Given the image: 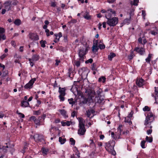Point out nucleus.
Masks as SVG:
<instances>
[{
  "instance_id": "1",
  "label": "nucleus",
  "mask_w": 158,
  "mask_h": 158,
  "mask_svg": "<svg viewBox=\"0 0 158 158\" xmlns=\"http://www.w3.org/2000/svg\"><path fill=\"white\" fill-rule=\"evenodd\" d=\"M79 129L78 130V133L79 135H82L85 134L86 131L85 125V121L82 118H79Z\"/></svg>"
},
{
  "instance_id": "2",
  "label": "nucleus",
  "mask_w": 158,
  "mask_h": 158,
  "mask_svg": "<svg viewBox=\"0 0 158 158\" xmlns=\"http://www.w3.org/2000/svg\"><path fill=\"white\" fill-rule=\"evenodd\" d=\"M89 47L86 46L85 48H82L79 50L78 56L79 57V60L84 61V59L85 58V55L87 53Z\"/></svg>"
},
{
  "instance_id": "3",
  "label": "nucleus",
  "mask_w": 158,
  "mask_h": 158,
  "mask_svg": "<svg viewBox=\"0 0 158 158\" xmlns=\"http://www.w3.org/2000/svg\"><path fill=\"white\" fill-rule=\"evenodd\" d=\"M115 144L114 141L110 140L105 143V147L108 152H111L114 150V147Z\"/></svg>"
},
{
  "instance_id": "4",
  "label": "nucleus",
  "mask_w": 158,
  "mask_h": 158,
  "mask_svg": "<svg viewBox=\"0 0 158 158\" xmlns=\"http://www.w3.org/2000/svg\"><path fill=\"white\" fill-rule=\"evenodd\" d=\"M154 120L153 115L151 112H148L146 116L144 125L146 126L148 124L151 125V123Z\"/></svg>"
},
{
  "instance_id": "5",
  "label": "nucleus",
  "mask_w": 158,
  "mask_h": 158,
  "mask_svg": "<svg viewBox=\"0 0 158 158\" xmlns=\"http://www.w3.org/2000/svg\"><path fill=\"white\" fill-rule=\"evenodd\" d=\"M118 21L117 17H114L107 20L106 23L110 27H114L118 24Z\"/></svg>"
},
{
  "instance_id": "6",
  "label": "nucleus",
  "mask_w": 158,
  "mask_h": 158,
  "mask_svg": "<svg viewBox=\"0 0 158 158\" xmlns=\"http://www.w3.org/2000/svg\"><path fill=\"white\" fill-rule=\"evenodd\" d=\"M46 116V114H44L41 116H38L37 118V126H40L44 125Z\"/></svg>"
},
{
  "instance_id": "7",
  "label": "nucleus",
  "mask_w": 158,
  "mask_h": 158,
  "mask_svg": "<svg viewBox=\"0 0 158 158\" xmlns=\"http://www.w3.org/2000/svg\"><path fill=\"white\" fill-rule=\"evenodd\" d=\"M116 12L111 9H110L107 10L106 13L105 15V17L107 19H109L112 18V14L114 15V16L116 15Z\"/></svg>"
},
{
  "instance_id": "8",
  "label": "nucleus",
  "mask_w": 158,
  "mask_h": 158,
  "mask_svg": "<svg viewBox=\"0 0 158 158\" xmlns=\"http://www.w3.org/2000/svg\"><path fill=\"white\" fill-rule=\"evenodd\" d=\"M35 141L37 142H41L44 140V137L43 135L39 134H35L33 136Z\"/></svg>"
},
{
  "instance_id": "9",
  "label": "nucleus",
  "mask_w": 158,
  "mask_h": 158,
  "mask_svg": "<svg viewBox=\"0 0 158 158\" xmlns=\"http://www.w3.org/2000/svg\"><path fill=\"white\" fill-rule=\"evenodd\" d=\"M36 80V79L35 78L32 79L24 86V88L26 89H31Z\"/></svg>"
},
{
  "instance_id": "10",
  "label": "nucleus",
  "mask_w": 158,
  "mask_h": 158,
  "mask_svg": "<svg viewBox=\"0 0 158 158\" xmlns=\"http://www.w3.org/2000/svg\"><path fill=\"white\" fill-rule=\"evenodd\" d=\"M134 51H135L138 53L140 55H143L145 52V49L142 47L140 48L139 47H135Z\"/></svg>"
},
{
  "instance_id": "11",
  "label": "nucleus",
  "mask_w": 158,
  "mask_h": 158,
  "mask_svg": "<svg viewBox=\"0 0 158 158\" xmlns=\"http://www.w3.org/2000/svg\"><path fill=\"white\" fill-rule=\"evenodd\" d=\"M78 73L82 76H84L88 74V70L86 68L83 67L80 68L78 70Z\"/></svg>"
},
{
  "instance_id": "12",
  "label": "nucleus",
  "mask_w": 158,
  "mask_h": 158,
  "mask_svg": "<svg viewBox=\"0 0 158 158\" xmlns=\"http://www.w3.org/2000/svg\"><path fill=\"white\" fill-rule=\"evenodd\" d=\"M29 38L31 40L37 41L39 40V36L37 34L31 33L29 34Z\"/></svg>"
},
{
  "instance_id": "13",
  "label": "nucleus",
  "mask_w": 158,
  "mask_h": 158,
  "mask_svg": "<svg viewBox=\"0 0 158 158\" xmlns=\"http://www.w3.org/2000/svg\"><path fill=\"white\" fill-rule=\"evenodd\" d=\"M66 90V88L65 87L61 88L60 87H59L58 90V92L60 94L59 95L65 96L66 95L65 91Z\"/></svg>"
},
{
  "instance_id": "14",
  "label": "nucleus",
  "mask_w": 158,
  "mask_h": 158,
  "mask_svg": "<svg viewBox=\"0 0 158 158\" xmlns=\"http://www.w3.org/2000/svg\"><path fill=\"white\" fill-rule=\"evenodd\" d=\"M11 2L10 1H7L5 2L4 3L5 6V8L6 10H7V11H9L10 10L11 8Z\"/></svg>"
},
{
  "instance_id": "15",
  "label": "nucleus",
  "mask_w": 158,
  "mask_h": 158,
  "mask_svg": "<svg viewBox=\"0 0 158 158\" xmlns=\"http://www.w3.org/2000/svg\"><path fill=\"white\" fill-rule=\"evenodd\" d=\"M132 12H131L129 13V18H127L125 19L123 21V23L124 24H127V25L129 24L130 23V21L131 20V15Z\"/></svg>"
},
{
  "instance_id": "16",
  "label": "nucleus",
  "mask_w": 158,
  "mask_h": 158,
  "mask_svg": "<svg viewBox=\"0 0 158 158\" xmlns=\"http://www.w3.org/2000/svg\"><path fill=\"white\" fill-rule=\"evenodd\" d=\"M21 106L23 107H30V104L27 101L22 100L21 101Z\"/></svg>"
},
{
  "instance_id": "17",
  "label": "nucleus",
  "mask_w": 158,
  "mask_h": 158,
  "mask_svg": "<svg viewBox=\"0 0 158 158\" xmlns=\"http://www.w3.org/2000/svg\"><path fill=\"white\" fill-rule=\"evenodd\" d=\"M144 80L142 78H141L139 80L137 81L136 82V85L139 87H141L143 85V83L144 82Z\"/></svg>"
},
{
  "instance_id": "18",
  "label": "nucleus",
  "mask_w": 158,
  "mask_h": 158,
  "mask_svg": "<svg viewBox=\"0 0 158 158\" xmlns=\"http://www.w3.org/2000/svg\"><path fill=\"white\" fill-rule=\"evenodd\" d=\"M103 93L102 89L101 88H99L96 91V94L98 97L101 98L102 96Z\"/></svg>"
},
{
  "instance_id": "19",
  "label": "nucleus",
  "mask_w": 158,
  "mask_h": 158,
  "mask_svg": "<svg viewBox=\"0 0 158 158\" xmlns=\"http://www.w3.org/2000/svg\"><path fill=\"white\" fill-rule=\"evenodd\" d=\"M68 102L69 104L71 105L72 106H73V105H75V103L77 102L76 100H75V99H73V98L68 99Z\"/></svg>"
},
{
  "instance_id": "20",
  "label": "nucleus",
  "mask_w": 158,
  "mask_h": 158,
  "mask_svg": "<svg viewBox=\"0 0 158 158\" xmlns=\"http://www.w3.org/2000/svg\"><path fill=\"white\" fill-rule=\"evenodd\" d=\"M37 118L34 116H32L30 117L29 121L31 122H33L37 125Z\"/></svg>"
},
{
  "instance_id": "21",
  "label": "nucleus",
  "mask_w": 158,
  "mask_h": 158,
  "mask_svg": "<svg viewBox=\"0 0 158 158\" xmlns=\"http://www.w3.org/2000/svg\"><path fill=\"white\" fill-rule=\"evenodd\" d=\"M60 112L64 118H68V116L67 114V112L64 110H60Z\"/></svg>"
},
{
  "instance_id": "22",
  "label": "nucleus",
  "mask_w": 158,
  "mask_h": 158,
  "mask_svg": "<svg viewBox=\"0 0 158 158\" xmlns=\"http://www.w3.org/2000/svg\"><path fill=\"white\" fill-rule=\"evenodd\" d=\"M39 59L40 56L37 54H34L32 55V59L33 61H37Z\"/></svg>"
},
{
  "instance_id": "23",
  "label": "nucleus",
  "mask_w": 158,
  "mask_h": 158,
  "mask_svg": "<svg viewBox=\"0 0 158 158\" xmlns=\"http://www.w3.org/2000/svg\"><path fill=\"white\" fill-rule=\"evenodd\" d=\"M116 56V55L115 53L113 52H110V54L108 55V58L109 60L111 61L112 60V59Z\"/></svg>"
},
{
  "instance_id": "24",
  "label": "nucleus",
  "mask_w": 158,
  "mask_h": 158,
  "mask_svg": "<svg viewBox=\"0 0 158 158\" xmlns=\"http://www.w3.org/2000/svg\"><path fill=\"white\" fill-rule=\"evenodd\" d=\"M84 18L88 20H90L91 19L92 16L89 15L88 12H87L85 15L83 16Z\"/></svg>"
},
{
  "instance_id": "25",
  "label": "nucleus",
  "mask_w": 158,
  "mask_h": 158,
  "mask_svg": "<svg viewBox=\"0 0 158 158\" xmlns=\"http://www.w3.org/2000/svg\"><path fill=\"white\" fill-rule=\"evenodd\" d=\"M89 143L90 147L93 148L94 147H95V143L92 139L90 138L89 141Z\"/></svg>"
},
{
  "instance_id": "26",
  "label": "nucleus",
  "mask_w": 158,
  "mask_h": 158,
  "mask_svg": "<svg viewBox=\"0 0 158 158\" xmlns=\"http://www.w3.org/2000/svg\"><path fill=\"white\" fill-rule=\"evenodd\" d=\"M27 143H26L25 144H24V146L23 147V148L20 151V152L23 153V155L25 152L27 150Z\"/></svg>"
},
{
  "instance_id": "27",
  "label": "nucleus",
  "mask_w": 158,
  "mask_h": 158,
  "mask_svg": "<svg viewBox=\"0 0 158 158\" xmlns=\"http://www.w3.org/2000/svg\"><path fill=\"white\" fill-rule=\"evenodd\" d=\"M106 78L105 76H102L99 77L98 79V81L99 82H102L104 83L106 82Z\"/></svg>"
},
{
  "instance_id": "28",
  "label": "nucleus",
  "mask_w": 158,
  "mask_h": 158,
  "mask_svg": "<svg viewBox=\"0 0 158 158\" xmlns=\"http://www.w3.org/2000/svg\"><path fill=\"white\" fill-rule=\"evenodd\" d=\"M54 36L55 37V39H58V38L59 39L62 36V34L61 32H60L57 34H54Z\"/></svg>"
},
{
  "instance_id": "29",
  "label": "nucleus",
  "mask_w": 158,
  "mask_h": 158,
  "mask_svg": "<svg viewBox=\"0 0 158 158\" xmlns=\"http://www.w3.org/2000/svg\"><path fill=\"white\" fill-rule=\"evenodd\" d=\"M96 63H94L91 65V69L93 71L97 70L98 68L97 67Z\"/></svg>"
},
{
  "instance_id": "30",
  "label": "nucleus",
  "mask_w": 158,
  "mask_h": 158,
  "mask_svg": "<svg viewBox=\"0 0 158 158\" xmlns=\"http://www.w3.org/2000/svg\"><path fill=\"white\" fill-rule=\"evenodd\" d=\"M66 141V139L65 138L62 139V138L61 137H59V141L61 144H64L65 143Z\"/></svg>"
},
{
  "instance_id": "31",
  "label": "nucleus",
  "mask_w": 158,
  "mask_h": 158,
  "mask_svg": "<svg viewBox=\"0 0 158 158\" xmlns=\"http://www.w3.org/2000/svg\"><path fill=\"white\" fill-rule=\"evenodd\" d=\"M61 124L63 126H69L70 125V122L69 121H67L66 122L62 121L61 122Z\"/></svg>"
},
{
  "instance_id": "32",
  "label": "nucleus",
  "mask_w": 158,
  "mask_h": 158,
  "mask_svg": "<svg viewBox=\"0 0 158 158\" xmlns=\"http://www.w3.org/2000/svg\"><path fill=\"white\" fill-rule=\"evenodd\" d=\"M14 23L17 26H19L21 24V21L19 19H16L14 22Z\"/></svg>"
},
{
  "instance_id": "33",
  "label": "nucleus",
  "mask_w": 158,
  "mask_h": 158,
  "mask_svg": "<svg viewBox=\"0 0 158 158\" xmlns=\"http://www.w3.org/2000/svg\"><path fill=\"white\" fill-rule=\"evenodd\" d=\"M40 43L41 44V47L44 48L46 46L45 44L47 43V42L45 40H42L40 41Z\"/></svg>"
},
{
  "instance_id": "34",
  "label": "nucleus",
  "mask_w": 158,
  "mask_h": 158,
  "mask_svg": "<svg viewBox=\"0 0 158 158\" xmlns=\"http://www.w3.org/2000/svg\"><path fill=\"white\" fill-rule=\"evenodd\" d=\"M98 46L94 44L92 47V51L94 52H96L98 51Z\"/></svg>"
},
{
  "instance_id": "35",
  "label": "nucleus",
  "mask_w": 158,
  "mask_h": 158,
  "mask_svg": "<svg viewBox=\"0 0 158 158\" xmlns=\"http://www.w3.org/2000/svg\"><path fill=\"white\" fill-rule=\"evenodd\" d=\"M135 56V54L134 53L133 51L131 50L130 52V54L128 56V58L130 60L132 59Z\"/></svg>"
},
{
  "instance_id": "36",
  "label": "nucleus",
  "mask_w": 158,
  "mask_h": 158,
  "mask_svg": "<svg viewBox=\"0 0 158 158\" xmlns=\"http://www.w3.org/2000/svg\"><path fill=\"white\" fill-rule=\"evenodd\" d=\"M150 33L154 35H155L158 34V29L156 28L155 30H151L150 31Z\"/></svg>"
},
{
  "instance_id": "37",
  "label": "nucleus",
  "mask_w": 158,
  "mask_h": 158,
  "mask_svg": "<svg viewBox=\"0 0 158 158\" xmlns=\"http://www.w3.org/2000/svg\"><path fill=\"white\" fill-rule=\"evenodd\" d=\"M41 151L42 153L44 154V155H47L48 152V150L45 148H42L41 149Z\"/></svg>"
},
{
  "instance_id": "38",
  "label": "nucleus",
  "mask_w": 158,
  "mask_h": 158,
  "mask_svg": "<svg viewBox=\"0 0 158 158\" xmlns=\"http://www.w3.org/2000/svg\"><path fill=\"white\" fill-rule=\"evenodd\" d=\"M152 57V55L151 54H148V56L147 58L145 60L148 63H150L151 58Z\"/></svg>"
},
{
  "instance_id": "39",
  "label": "nucleus",
  "mask_w": 158,
  "mask_h": 158,
  "mask_svg": "<svg viewBox=\"0 0 158 158\" xmlns=\"http://www.w3.org/2000/svg\"><path fill=\"white\" fill-rule=\"evenodd\" d=\"M9 147L8 146H3V153L4 154L6 153L7 152Z\"/></svg>"
},
{
  "instance_id": "40",
  "label": "nucleus",
  "mask_w": 158,
  "mask_h": 158,
  "mask_svg": "<svg viewBox=\"0 0 158 158\" xmlns=\"http://www.w3.org/2000/svg\"><path fill=\"white\" fill-rule=\"evenodd\" d=\"M70 142V144L74 146L75 144V140L73 138H71L69 139Z\"/></svg>"
},
{
  "instance_id": "41",
  "label": "nucleus",
  "mask_w": 158,
  "mask_h": 158,
  "mask_svg": "<svg viewBox=\"0 0 158 158\" xmlns=\"http://www.w3.org/2000/svg\"><path fill=\"white\" fill-rule=\"evenodd\" d=\"M64 41L65 43H67L68 41V35L67 34H64L63 35Z\"/></svg>"
},
{
  "instance_id": "42",
  "label": "nucleus",
  "mask_w": 158,
  "mask_h": 158,
  "mask_svg": "<svg viewBox=\"0 0 158 158\" xmlns=\"http://www.w3.org/2000/svg\"><path fill=\"white\" fill-rule=\"evenodd\" d=\"M146 140L148 142L150 143L152 142L153 141L152 138L150 137L149 138L148 136H146Z\"/></svg>"
},
{
  "instance_id": "43",
  "label": "nucleus",
  "mask_w": 158,
  "mask_h": 158,
  "mask_svg": "<svg viewBox=\"0 0 158 158\" xmlns=\"http://www.w3.org/2000/svg\"><path fill=\"white\" fill-rule=\"evenodd\" d=\"M8 150H9L10 152L12 155H13V153L14 152L15 150L13 148L9 147V148L8 149Z\"/></svg>"
},
{
  "instance_id": "44",
  "label": "nucleus",
  "mask_w": 158,
  "mask_h": 158,
  "mask_svg": "<svg viewBox=\"0 0 158 158\" xmlns=\"http://www.w3.org/2000/svg\"><path fill=\"white\" fill-rule=\"evenodd\" d=\"M58 97L60 99V102H63L65 100L64 96H63L61 95H59Z\"/></svg>"
},
{
  "instance_id": "45",
  "label": "nucleus",
  "mask_w": 158,
  "mask_h": 158,
  "mask_svg": "<svg viewBox=\"0 0 158 158\" xmlns=\"http://www.w3.org/2000/svg\"><path fill=\"white\" fill-rule=\"evenodd\" d=\"M6 39V37L5 35L0 34V41L5 40Z\"/></svg>"
},
{
  "instance_id": "46",
  "label": "nucleus",
  "mask_w": 158,
  "mask_h": 158,
  "mask_svg": "<svg viewBox=\"0 0 158 158\" xmlns=\"http://www.w3.org/2000/svg\"><path fill=\"white\" fill-rule=\"evenodd\" d=\"M9 94L7 93H4L3 94L2 97L4 99L7 98L9 97Z\"/></svg>"
},
{
  "instance_id": "47",
  "label": "nucleus",
  "mask_w": 158,
  "mask_h": 158,
  "mask_svg": "<svg viewBox=\"0 0 158 158\" xmlns=\"http://www.w3.org/2000/svg\"><path fill=\"white\" fill-rule=\"evenodd\" d=\"M98 48L101 50L105 48V45L104 44H99L98 46Z\"/></svg>"
},
{
  "instance_id": "48",
  "label": "nucleus",
  "mask_w": 158,
  "mask_h": 158,
  "mask_svg": "<svg viewBox=\"0 0 158 158\" xmlns=\"http://www.w3.org/2000/svg\"><path fill=\"white\" fill-rule=\"evenodd\" d=\"M146 143V141L143 140L141 142V146L142 148H145V144Z\"/></svg>"
},
{
  "instance_id": "49",
  "label": "nucleus",
  "mask_w": 158,
  "mask_h": 158,
  "mask_svg": "<svg viewBox=\"0 0 158 158\" xmlns=\"http://www.w3.org/2000/svg\"><path fill=\"white\" fill-rule=\"evenodd\" d=\"M131 119L129 118L126 117L125 118V122L126 123H131Z\"/></svg>"
},
{
  "instance_id": "50",
  "label": "nucleus",
  "mask_w": 158,
  "mask_h": 158,
  "mask_svg": "<svg viewBox=\"0 0 158 158\" xmlns=\"http://www.w3.org/2000/svg\"><path fill=\"white\" fill-rule=\"evenodd\" d=\"M143 110L144 111H149L150 110V109L148 106H146L143 108Z\"/></svg>"
},
{
  "instance_id": "51",
  "label": "nucleus",
  "mask_w": 158,
  "mask_h": 158,
  "mask_svg": "<svg viewBox=\"0 0 158 158\" xmlns=\"http://www.w3.org/2000/svg\"><path fill=\"white\" fill-rule=\"evenodd\" d=\"M74 64L76 65L77 67H79L80 65V61H74Z\"/></svg>"
},
{
  "instance_id": "52",
  "label": "nucleus",
  "mask_w": 158,
  "mask_h": 158,
  "mask_svg": "<svg viewBox=\"0 0 158 158\" xmlns=\"http://www.w3.org/2000/svg\"><path fill=\"white\" fill-rule=\"evenodd\" d=\"M123 127V125H119V127L118 128V131L120 133H121L122 131V128Z\"/></svg>"
},
{
  "instance_id": "53",
  "label": "nucleus",
  "mask_w": 158,
  "mask_h": 158,
  "mask_svg": "<svg viewBox=\"0 0 158 158\" xmlns=\"http://www.w3.org/2000/svg\"><path fill=\"white\" fill-rule=\"evenodd\" d=\"M8 56L7 54H6L5 53H4L3 54H2L0 57V59L2 60H3V59L6 58L7 56Z\"/></svg>"
},
{
  "instance_id": "54",
  "label": "nucleus",
  "mask_w": 158,
  "mask_h": 158,
  "mask_svg": "<svg viewBox=\"0 0 158 158\" xmlns=\"http://www.w3.org/2000/svg\"><path fill=\"white\" fill-rule=\"evenodd\" d=\"M41 114V111L40 110H39L37 111H34V114L36 115H39Z\"/></svg>"
},
{
  "instance_id": "55",
  "label": "nucleus",
  "mask_w": 158,
  "mask_h": 158,
  "mask_svg": "<svg viewBox=\"0 0 158 158\" xmlns=\"http://www.w3.org/2000/svg\"><path fill=\"white\" fill-rule=\"evenodd\" d=\"M74 151L75 152V155H77V154L78 153H80L79 151L78 150L77 148L76 147H74Z\"/></svg>"
},
{
  "instance_id": "56",
  "label": "nucleus",
  "mask_w": 158,
  "mask_h": 158,
  "mask_svg": "<svg viewBox=\"0 0 158 158\" xmlns=\"http://www.w3.org/2000/svg\"><path fill=\"white\" fill-rule=\"evenodd\" d=\"M93 62V60L92 58H90L89 60H86L85 61V63L86 64H88L89 63H92Z\"/></svg>"
},
{
  "instance_id": "57",
  "label": "nucleus",
  "mask_w": 158,
  "mask_h": 158,
  "mask_svg": "<svg viewBox=\"0 0 158 158\" xmlns=\"http://www.w3.org/2000/svg\"><path fill=\"white\" fill-rule=\"evenodd\" d=\"M5 32V29L2 27H0V34H3Z\"/></svg>"
},
{
  "instance_id": "58",
  "label": "nucleus",
  "mask_w": 158,
  "mask_h": 158,
  "mask_svg": "<svg viewBox=\"0 0 158 158\" xmlns=\"http://www.w3.org/2000/svg\"><path fill=\"white\" fill-rule=\"evenodd\" d=\"M77 20L76 19H72L70 22H68V23H77Z\"/></svg>"
},
{
  "instance_id": "59",
  "label": "nucleus",
  "mask_w": 158,
  "mask_h": 158,
  "mask_svg": "<svg viewBox=\"0 0 158 158\" xmlns=\"http://www.w3.org/2000/svg\"><path fill=\"white\" fill-rule=\"evenodd\" d=\"M111 136L115 139H116L117 137L116 135L114 134V132H112L111 133Z\"/></svg>"
},
{
  "instance_id": "60",
  "label": "nucleus",
  "mask_w": 158,
  "mask_h": 158,
  "mask_svg": "<svg viewBox=\"0 0 158 158\" xmlns=\"http://www.w3.org/2000/svg\"><path fill=\"white\" fill-rule=\"evenodd\" d=\"M152 97H154V98L155 100V103L158 104V102H157V98L156 97V95H154L153 94H152Z\"/></svg>"
},
{
  "instance_id": "61",
  "label": "nucleus",
  "mask_w": 158,
  "mask_h": 158,
  "mask_svg": "<svg viewBox=\"0 0 158 158\" xmlns=\"http://www.w3.org/2000/svg\"><path fill=\"white\" fill-rule=\"evenodd\" d=\"M45 32L46 33V35L47 36H49L50 35L49 34V30L47 29H45Z\"/></svg>"
},
{
  "instance_id": "62",
  "label": "nucleus",
  "mask_w": 158,
  "mask_h": 158,
  "mask_svg": "<svg viewBox=\"0 0 158 158\" xmlns=\"http://www.w3.org/2000/svg\"><path fill=\"white\" fill-rule=\"evenodd\" d=\"M152 129H150L148 130L147 131V134L149 135L151 134L152 132Z\"/></svg>"
},
{
  "instance_id": "63",
  "label": "nucleus",
  "mask_w": 158,
  "mask_h": 158,
  "mask_svg": "<svg viewBox=\"0 0 158 158\" xmlns=\"http://www.w3.org/2000/svg\"><path fill=\"white\" fill-rule=\"evenodd\" d=\"M18 114L19 115V116L20 117H21L22 118H24L25 117L24 115L23 114L20 112L18 113Z\"/></svg>"
},
{
  "instance_id": "64",
  "label": "nucleus",
  "mask_w": 158,
  "mask_h": 158,
  "mask_svg": "<svg viewBox=\"0 0 158 158\" xmlns=\"http://www.w3.org/2000/svg\"><path fill=\"white\" fill-rule=\"evenodd\" d=\"M86 114L87 117L89 118L90 117L91 114L89 110L86 111Z\"/></svg>"
}]
</instances>
